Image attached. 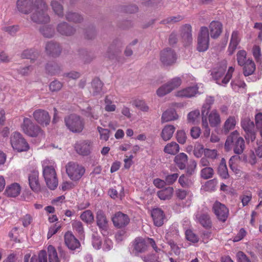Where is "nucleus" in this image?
Instances as JSON below:
<instances>
[{
    "label": "nucleus",
    "mask_w": 262,
    "mask_h": 262,
    "mask_svg": "<svg viewBox=\"0 0 262 262\" xmlns=\"http://www.w3.org/2000/svg\"><path fill=\"white\" fill-rule=\"evenodd\" d=\"M48 6L43 0H35L34 9L31 12L30 18L36 24H47L50 21L48 14Z\"/></svg>",
    "instance_id": "nucleus-1"
},
{
    "label": "nucleus",
    "mask_w": 262,
    "mask_h": 262,
    "mask_svg": "<svg viewBox=\"0 0 262 262\" xmlns=\"http://www.w3.org/2000/svg\"><path fill=\"white\" fill-rule=\"evenodd\" d=\"M226 69L227 64L226 62L224 61L220 66L214 69L211 72L213 78L220 85H226L232 77L234 69L232 67H230L226 74L224 77Z\"/></svg>",
    "instance_id": "nucleus-2"
},
{
    "label": "nucleus",
    "mask_w": 262,
    "mask_h": 262,
    "mask_svg": "<svg viewBox=\"0 0 262 262\" xmlns=\"http://www.w3.org/2000/svg\"><path fill=\"white\" fill-rule=\"evenodd\" d=\"M54 165V163L47 160L42 164L43 176L47 186L51 190L56 189L58 184Z\"/></svg>",
    "instance_id": "nucleus-3"
},
{
    "label": "nucleus",
    "mask_w": 262,
    "mask_h": 262,
    "mask_svg": "<svg viewBox=\"0 0 262 262\" xmlns=\"http://www.w3.org/2000/svg\"><path fill=\"white\" fill-rule=\"evenodd\" d=\"M245 147L244 139L239 136L237 131L233 132L227 138L225 143V148L229 151L233 148L234 153L240 155L243 153Z\"/></svg>",
    "instance_id": "nucleus-4"
},
{
    "label": "nucleus",
    "mask_w": 262,
    "mask_h": 262,
    "mask_svg": "<svg viewBox=\"0 0 262 262\" xmlns=\"http://www.w3.org/2000/svg\"><path fill=\"white\" fill-rule=\"evenodd\" d=\"M64 121L67 128L73 133H81L84 128L85 121L79 115H70L64 117Z\"/></svg>",
    "instance_id": "nucleus-5"
},
{
    "label": "nucleus",
    "mask_w": 262,
    "mask_h": 262,
    "mask_svg": "<svg viewBox=\"0 0 262 262\" xmlns=\"http://www.w3.org/2000/svg\"><path fill=\"white\" fill-rule=\"evenodd\" d=\"M66 172L73 181H78L82 177L85 172V168L83 166L74 162H70L66 166Z\"/></svg>",
    "instance_id": "nucleus-6"
},
{
    "label": "nucleus",
    "mask_w": 262,
    "mask_h": 262,
    "mask_svg": "<svg viewBox=\"0 0 262 262\" xmlns=\"http://www.w3.org/2000/svg\"><path fill=\"white\" fill-rule=\"evenodd\" d=\"M13 148L18 152L26 151L29 149V145L21 135L18 132L12 134L10 138Z\"/></svg>",
    "instance_id": "nucleus-7"
},
{
    "label": "nucleus",
    "mask_w": 262,
    "mask_h": 262,
    "mask_svg": "<svg viewBox=\"0 0 262 262\" xmlns=\"http://www.w3.org/2000/svg\"><path fill=\"white\" fill-rule=\"evenodd\" d=\"M209 45V30L206 27H202L198 36L197 50L199 52H205L208 49Z\"/></svg>",
    "instance_id": "nucleus-8"
},
{
    "label": "nucleus",
    "mask_w": 262,
    "mask_h": 262,
    "mask_svg": "<svg viewBox=\"0 0 262 262\" xmlns=\"http://www.w3.org/2000/svg\"><path fill=\"white\" fill-rule=\"evenodd\" d=\"M23 132L30 137L42 136L43 133L39 126L35 125L32 121L28 118L24 119L23 124L21 125Z\"/></svg>",
    "instance_id": "nucleus-9"
},
{
    "label": "nucleus",
    "mask_w": 262,
    "mask_h": 262,
    "mask_svg": "<svg viewBox=\"0 0 262 262\" xmlns=\"http://www.w3.org/2000/svg\"><path fill=\"white\" fill-rule=\"evenodd\" d=\"M241 124L243 128L245 130L246 134L245 137L248 141L253 142L256 138V134L255 132V125L254 122L249 118H245L242 120Z\"/></svg>",
    "instance_id": "nucleus-10"
},
{
    "label": "nucleus",
    "mask_w": 262,
    "mask_h": 262,
    "mask_svg": "<svg viewBox=\"0 0 262 262\" xmlns=\"http://www.w3.org/2000/svg\"><path fill=\"white\" fill-rule=\"evenodd\" d=\"M34 0H17L16 8L20 13L29 14L33 12L34 9Z\"/></svg>",
    "instance_id": "nucleus-11"
},
{
    "label": "nucleus",
    "mask_w": 262,
    "mask_h": 262,
    "mask_svg": "<svg viewBox=\"0 0 262 262\" xmlns=\"http://www.w3.org/2000/svg\"><path fill=\"white\" fill-rule=\"evenodd\" d=\"M114 226L117 228H123L126 227L130 222L129 216L122 212H116L112 217Z\"/></svg>",
    "instance_id": "nucleus-12"
},
{
    "label": "nucleus",
    "mask_w": 262,
    "mask_h": 262,
    "mask_svg": "<svg viewBox=\"0 0 262 262\" xmlns=\"http://www.w3.org/2000/svg\"><path fill=\"white\" fill-rule=\"evenodd\" d=\"M213 210L219 221L223 222L226 221L228 216L229 210L225 205L216 201L213 204Z\"/></svg>",
    "instance_id": "nucleus-13"
},
{
    "label": "nucleus",
    "mask_w": 262,
    "mask_h": 262,
    "mask_svg": "<svg viewBox=\"0 0 262 262\" xmlns=\"http://www.w3.org/2000/svg\"><path fill=\"white\" fill-rule=\"evenodd\" d=\"M177 59L174 52L170 48H166L161 51L160 60L165 66H170L174 63Z\"/></svg>",
    "instance_id": "nucleus-14"
},
{
    "label": "nucleus",
    "mask_w": 262,
    "mask_h": 262,
    "mask_svg": "<svg viewBox=\"0 0 262 262\" xmlns=\"http://www.w3.org/2000/svg\"><path fill=\"white\" fill-rule=\"evenodd\" d=\"M35 120L40 125L47 126L49 124L51 120L48 112L43 110H36L33 113Z\"/></svg>",
    "instance_id": "nucleus-15"
},
{
    "label": "nucleus",
    "mask_w": 262,
    "mask_h": 262,
    "mask_svg": "<svg viewBox=\"0 0 262 262\" xmlns=\"http://www.w3.org/2000/svg\"><path fill=\"white\" fill-rule=\"evenodd\" d=\"M92 147V142L89 140H84L77 143L75 148L76 152L80 155L88 156Z\"/></svg>",
    "instance_id": "nucleus-16"
},
{
    "label": "nucleus",
    "mask_w": 262,
    "mask_h": 262,
    "mask_svg": "<svg viewBox=\"0 0 262 262\" xmlns=\"http://www.w3.org/2000/svg\"><path fill=\"white\" fill-rule=\"evenodd\" d=\"M195 216V221L204 228L209 229L212 227V221L208 213L198 212L196 213Z\"/></svg>",
    "instance_id": "nucleus-17"
},
{
    "label": "nucleus",
    "mask_w": 262,
    "mask_h": 262,
    "mask_svg": "<svg viewBox=\"0 0 262 262\" xmlns=\"http://www.w3.org/2000/svg\"><path fill=\"white\" fill-rule=\"evenodd\" d=\"M56 30L60 34L67 36H72L76 32L75 28L65 21L59 23L57 25Z\"/></svg>",
    "instance_id": "nucleus-18"
},
{
    "label": "nucleus",
    "mask_w": 262,
    "mask_h": 262,
    "mask_svg": "<svg viewBox=\"0 0 262 262\" xmlns=\"http://www.w3.org/2000/svg\"><path fill=\"white\" fill-rule=\"evenodd\" d=\"M122 43L119 40H115L109 46L105 54V57L110 59H113L116 55L121 51Z\"/></svg>",
    "instance_id": "nucleus-19"
},
{
    "label": "nucleus",
    "mask_w": 262,
    "mask_h": 262,
    "mask_svg": "<svg viewBox=\"0 0 262 262\" xmlns=\"http://www.w3.org/2000/svg\"><path fill=\"white\" fill-rule=\"evenodd\" d=\"M45 49L47 54L52 57L58 56L61 51V48L59 43L53 41L47 42Z\"/></svg>",
    "instance_id": "nucleus-20"
},
{
    "label": "nucleus",
    "mask_w": 262,
    "mask_h": 262,
    "mask_svg": "<svg viewBox=\"0 0 262 262\" xmlns=\"http://www.w3.org/2000/svg\"><path fill=\"white\" fill-rule=\"evenodd\" d=\"M134 250L135 253H142L146 252L148 249L147 238L138 237L133 242Z\"/></svg>",
    "instance_id": "nucleus-21"
},
{
    "label": "nucleus",
    "mask_w": 262,
    "mask_h": 262,
    "mask_svg": "<svg viewBox=\"0 0 262 262\" xmlns=\"http://www.w3.org/2000/svg\"><path fill=\"white\" fill-rule=\"evenodd\" d=\"M64 242L68 248L72 250H74L80 247L79 241L70 232L65 234Z\"/></svg>",
    "instance_id": "nucleus-22"
},
{
    "label": "nucleus",
    "mask_w": 262,
    "mask_h": 262,
    "mask_svg": "<svg viewBox=\"0 0 262 262\" xmlns=\"http://www.w3.org/2000/svg\"><path fill=\"white\" fill-rule=\"evenodd\" d=\"M96 224L101 231H106L108 228V220L104 212L102 210H98L96 215Z\"/></svg>",
    "instance_id": "nucleus-23"
},
{
    "label": "nucleus",
    "mask_w": 262,
    "mask_h": 262,
    "mask_svg": "<svg viewBox=\"0 0 262 262\" xmlns=\"http://www.w3.org/2000/svg\"><path fill=\"white\" fill-rule=\"evenodd\" d=\"M38 172L33 171L29 176L28 180L31 189L34 192H38L40 190V185L38 181Z\"/></svg>",
    "instance_id": "nucleus-24"
},
{
    "label": "nucleus",
    "mask_w": 262,
    "mask_h": 262,
    "mask_svg": "<svg viewBox=\"0 0 262 262\" xmlns=\"http://www.w3.org/2000/svg\"><path fill=\"white\" fill-rule=\"evenodd\" d=\"M151 214L154 224L156 226L160 227L163 224L165 216L163 211L161 209H153Z\"/></svg>",
    "instance_id": "nucleus-25"
},
{
    "label": "nucleus",
    "mask_w": 262,
    "mask_h": 262,
    "mask_svg": "<svg viewBox=\"0 0 262 262\" xmlns=\"http://www.w3.org/2000/svg\"><path fill=\"white\" fill-rule=\"evenodd\" d=\"M192 28L189 24L184 25L181 30V37L185 45L190 44L192 41Z\"/></svg>",
    "instance_id": "nucleus-26"
},
{
    "label": "nucleus",
    "mask_w": 262,
    "mask_h": 262,
    "mask_svg": "<svg viewBox=\"0 0 262 262\" xmlns=\"http://www.w3.org/2000/svg\"><path fill=\"white\" fill-rule=\"evenodd\" d=\"M176 130V127L171 124H167L162 128L160 136L164 141L170 140L173 136Z\"/></svg>",
    "instance_id": "nucleus-27"
},
{
    "label": "nucleus",
    "mask_w": 262,
    "mask_h": 262,
    "mask_svg": "<svg viewBox=\"0 0 262 262\" xmlns=\"http://www.w3.org/2000/svg\"><path fill=\"white\" fill-rule=\"evenodd\" d=\"M198 93V87L195 85L188 87L177 93V96L180 97L191 98L195 96Z\"/></svg>",
    "instance_id": "nucleus-28"
},
{
    "label": "nucleus",
    "mask_w": 262,
    "mask_h": 262,
    "mask_svg": "<svg viewBox=\"0 0 262 262\" xmlns=\"http://www.w3.org/2000/svg\"><path fill=\"white\" fill-rule=\"evenodd\" d=\"M179 116L174 108L166 110L162 115L161 122L162 123L177 120Z\"/></svg>",
    "instance_id": "nucleus-29"
},
{
    "label": "nucleus",
    "mask_w": 262,
    "mask_h": 262,
    "mask_svg": "<svg viewBox=\"0 0 262 262\" xmlns=\"http://www.w3.org/2000/svg\"><path fill=\"white\" fill-rule=\"evenodd\" d=\"M210 36L212 38H217L222 32V25L218 21H212L209 25Z\"/></svg>",
    "instance_id": "nucleus-30"
},
{
    "label": "nucleus",
    "mask_w": 262,
    "mask_h": 262,
    "mask_svg": "<svg viewBox=\"0 0 262 262\" xmlns=\"http://www.w3.org/2000/svg\"><path fill=\"white\" fill-rule=\"evenodd\" d=\"M21 191V187L19 184L14 183L7 187L5 192L7 195L11 197L18 196Z\"/></svg>",
    "instance_id": "nucleus-31"
},
{
    "label": "nucleus",
    "mask_w": 262,
    "mask_h": 262,
    "mask_svg": "<svg viewBox=\"0 0 262 262\" xmlns=\"http://www.w3.org/2000/svg\"><path fill=\"white\" fill-rule=\"evenodd\" d=\"M65 16L68 21L74 23H80L83 20V17L80 14L72 11H67Z\"/></svg>",
    "instance_id": "nucleus-32"
},
{
    "label": "nucleus",
    "mask_w": 262,
    "mask_h": 262,
    "mask_svg": "<svg viewBox=\"0 0 262 262\" xmlns=\"http://www.w3.org/2000/svg\"><path fill=\"white\" fill-rule=\"evenodd\" d=\"M173 193V188L172 187H167L157 192V195L160 200H170Z\"/></svg>",
    "instance_id": "nucleus-33"
},
{
    "label": "nucleus",
    "mask_w": 262,
    "mask_h": 262,
    "mask_svg": "<svg viewBox=\"0 0 262 262\" xmlns=\"http://www.w3.org/2000/svg\"><path fill=\"white\" fill-rule=\"evenodd\" d=\"M239 42L237 31H233L232 33L230 42L228 48L230 55H232L237 48Z\"/></svg>",
    "instance_id": "nucleus-34"
},
{
    "label": "nucleus",
    "mask_w": 262,
    "mask_h": 262,
    "mask_svg": "<svg viewBox=\"0 0 262 262\" xmlns=\"http://www.w3.org/2000/svg\"><path fill=\"white\" fill-rule=\"evenodd\" d=\"M39 52L35 49H29L24 50L21 53L23 58L30 59L31 61H35L39 56Z\"/></svg>",
    "instance_id": "nucleus-35"
},
{
    "label": "nucleus",
    "mask_w": 262,
    "mask_h": 262,
    "mask_svg": "<svg viewBox=\"0 0 262 262\" xmlns=\"http://www.w3.org/2000/svg\"><path fill=\"white\" fill-rule=\"evenodd\" d=\"M187 161L188 157L183 152L177 155L174 158V162L180 169H184L186 167Z\"/></svg>",
    "instance_id": "nucleus-36"
},
{
    "label": "nucleus",
    "mask_w": 262,
    "mask_h": 262,
    "mask_svg": "<svg viewBox=\"0 0 262 262\" xmlns=\"http://www.w3.org/2000/svg\"><path fill=\"white\" fill-rule=\"evenodd\" d=\"M242 67H243V73L245 76L252 75L255 70V65L254 61L249 58Z\"/></svg>",
    "instance_id": "nucleus-37"
},
{
    "label": "nucleus",
    "mask_w": 262,
    "mask_h": 262,
    "mask_svg": "<svg viewBox=\"0 0 262 262\" xmlns=\"http://www.w3.org/2000/svg\"><path fill=\"white\" fill-rule=\"evenodd\" d=\"M217 173L223 179H226L229 177L226 161L224 158H222L217 168Z\"/></svg>",
    "instance_id": "nucleus-38"
},
{
    "label": "nucleus",
    "mask_w": 262,
    "mask_h": 262,
    "mask_svg": "<svg viewBox=\"0 0 262 262\" xmlns=\"http://www.w3.org/2000/svg\"><path fill=\"white\" fill-rule=\"evenodd\" d=\"M54 13L59 17H63V7L62 5L56 0H52L50 4Z\"/></svg>",
    "instance_id": "nucleus-39"
},
{
    "label": "nucleus",
    "mask_w": 262,
    "mask_h": 262,
    "mask_svg": "<svg viewBox=\"0 0 262 262\" xmlns=\"http://www.w3.org/2000/svg\"><path fill=\"white\" fill-rule=\"evenodd\" d=\"M101 107L99 105L94 107H88L85 111V116L91 119L97 120L99 118V114Z\"/></svg>",
    "instance_id": "nucleus-40"
},
{
    "label": "nucleus",
    "mask_w": 262,
    "mask_h": 262,
    "mask_svg": "<svg viewBox=\"0 0 262 262\" xmlns=\"http://www.w3.org/2000/svg\"><path fill=\"white\" fill-rule=\"evenodd\" d=\"M180 147L175 142H171L167 144L164 148V151L168 154L174 155L179 152Z\"/></svg>",
    "instance_id": "nucleus-41"
},
{
    "label": "nucleus",
    "mask_w": 262,
    "mask_h": 262,
    "mask_svg": "<svg viewBox=\"0 0 262 262\" xmlns=\"http://www.w3.org/2000/svg\"><path fill=\"white\" fill-rule=\"evenodd\" d=\"M91 92L93 95H97L100 93L103 86V83L97 78H94L92 82Z\"/></svg>",
    "instance_id": "nucleus-42"
},
{
    "label": "nucleus",
    "mask_w": 262,
    "mask_h": 262,
    "mask_svg": "<svg viewBox=\"0 0 262 262\" xmlns=\"http://www.w3.org/2000/svg\"><path fill=\"white\" fill-rule=\"evenodd\" d=\"M40 33L46 38H51L55 34V30L52 25H46L39 29Z\"/></svg>",
    "instance_id": "nucleus-43"
},
{
    "label": "nucleus",
    "mask_w": 262,
    "mask_h": 262,
    "mask_svg": "<svg viewBox=\"0 0 262 262\" xmlns=\"http://www.w3.org/2000/svg\"><path fill=\"white\" fill-rule=\"evenodd\" d=\"M208 119L209 123L212 127H215L221 123L220 115L215 110H213L210 113Z\"/></svg>",
    "instance_id": "nucleus-44"
},
{
    "label": "nucleus",
    "mask_w": 262,
    "mask_h": 262,
    "mask_svg": "<svg viewBox=\"0 0 262 262\" xmlns=\"http://www.w3.org/2000/svg\"><path fill=\"white\" fill-rule=\"evenodd\" d=\"M46 69L48 73L52 75L60 73L62 70L61 67L54 62L47 63Z\"/></svg>",
    "instance_id": "nucleus-45"
},
{
    "label": "nucleus",
    "mask_w": 262,
    "mask_h": 262,
    "mask_svg": "<svg viewBox=\"0 0 262 262\" xmlns=\"http://www.w3.org/2000/svg\"><path fill=\"white\" fill-rule=\"evenodd\" d=\"M236 124V121L234 117H229L224 123L223 131L227 134L230 130L234 129Z\"/></svg>",
    "instance_id": "nucleus-46"
},
{
    "label": "nucleus",
    "mask_w": 262,
    "mask_h": 262,
    "mask_svg": "<svg viewBox=\"0 0 262 262\" xmlns=\"http://www.w3.org/2000/svg\"><path fill=\"white\" fill-rule=\"evenodd\" d=\"M214 101V97L208 96L205 100V102L203 104L202 109V115H208V114L210 110L211 106L213 104Z\"/></svg>",
    "instance_id": "nucleus-47"
},
{
    "label": "nucleus",
    "mask_w": 262,
    "mask_h": 262,
    "mask_svg": "<svg viewBox=\"0 0 262 262\" xmlns=\"http://www.w3.org/2000/svg\"><path fill=\"white\" fill-rule=\"evenodd\" d=\"M80 217L82 221L88 224H92L94 220L93 213L90 210H86L83 211L81 214Z\"/></svg>",
    "instance_id": "nucleus-48"
},
{
    "label": "nucleus",
    "mask_w": 262,
    "mask_h": 262,
    "mask_svg": "<svg viewBox=\"0 0 262 262\" xmlns=\"http://www.w3.org/2000/svg\"><path fill=\"white\" fill-rule=\"evenodd\" d=\"M48 252L49 262H60L57 251L53 246L49 245L48 247Z\"/></svg>",
    "instance_id": "nucleus-49"
},
{
    "label": "nucleus",
    "mask_w": 262,
    "mask_h": 262,
    "mask_svg": "<svg viewBox=\"0 0 262 262\" xmlns=\"http://www.w3.org/2000/svg\"><path fill=\"white\" fill-rule=\"evenodd\" d=\"M73 229L77 232L79 235H83L84 233V228L82 223L77 220H73L71 222Z\"/></svg>",
    "instance_id": "nucleus-50"
},
{
    "label": "nucleus",
    "mask_w": 262,
    "mask_h": 262,
    "mask_svg": "<svg viewBox=\"0 0 262 262\" xmlns=\"http://www.w3.org/2000/svg\"><path fill=\"white\" fill-rule=\"evenodd\" d=\"M214 174V170L210 167H206L201 171V177L204 179L211 178Z\"/></svg>",
    "instance_id": "nucleus-51"
},
{
    "label": "nucleus",
    "mask_w": 262,
    "mask_h": 262,
    "mask_svg": "<svg viewBox=\"0 0 262 262\" xmlns=\"http://www.w3.org/2000/svg\"><path fill=\"white\" fill-rule=\"evenodd\" d=\"M247 53L244 50L239 51L237 54V61L239 66H242L245 64L248 60L246 57Z\"/></svg>",
    "instance_id": "nucleus-52"
},
{
    "label": "nucleus",
    "mask_w": 262,
    "mask_h": 262,
    "mask_svg": "<svg viewBox=\"0 0 262 262\" xmlns=\"http://www.w3.org/2000/svg\"><path fill=\"white\" fill-rule=\"evenodd\" d=\"M30 262H48L46 251L42 250L38 254V258L36 256H32Z\"/></svg>",
    "instance_id": "nucleus-53"
},
{
    "label": "nucleus",
    "mask_w": 262,
    "mask_h": 262,
    "mask_svg": "<svg viewBox=\"0 0 262 262\" xmlns=\"http://www.w3.org/2000/svg\"><path fill=\"white\" fill-rule=\"evenodd\" d=\"M112 100L110 96H106L104 99L105 107L106 112H114L116 110V106L112 104Z\"/></svg>",
    "instance_id": "nucleus-54"
},
{
    "label": "nucleus",
    "mask_w": 262,
    "mask_h": 262,
    "mask_svg": "<svg viewBox=\"0 0 262 262\" xmlns=\"http://www.w3.org/2000/svg\"><path fill=\"white\" fill-rule=\"evenodd\" d=\"M168 85V87L170 89H171V91L174 89L178 88L182 83V80L179 77H175L170 81H169L167 83H166Z\"/></svg>",
    "instance_id": "nucleus-55"
},
{
    "label": "nucleus",
    "mask_w": 262,
    "mask_h": 262,
    "mask_svg": "<svg viewBox=\"0 0 262 262\" xmlns=\"http://www.w3.org/2000/svg\"><path fill=\"white\" fill-rule=\"evenodd\" d=\"M217 184V180L216 179H212L206 182L204 185V189L205 191H211L215 189Z\"/></svg>",
    "instance_id": "nucleus-56"
},
{
    "label": "nucleus",
    "mask_w": 262,
    "mask_h": 262,
    "mask_svg": "<svg viewBox=\"0 0 262 262\" xmlns=\"http://www.w3.org/2000/svg\"><path fill=\"white\" fill-rule=\"evenodd\" d=\"M240 160V157L239 156H233L231 157L229 161V164L230 168L233 171H234L236 174L238 173L239 170L238 169L236 165L234 164V162H237Z\"/></svg>",
    "instance_id": "nucleus-57"
},
{
    "label": "nucleus",
    "mask_w": 262,
    "mask_h": 262,
    "mask_svg": "<svg viewBox=\"0 0 262 262\" xmlns=\"http://www.w3.org/2000/svg\"><path fill=\"white\" fill-rule=\"evenodd\" d=\"M171 92V89H170L167 83L160 87L157 91V94L162 97Z\"/></svg>",
    "instance_id": "nucleus-58"
},
{
    "label": "nucleus",
    "mask_w": 262,
    "mask_h": 262,
    "mask_svg": "<svg viewBox=\"0 0 262 262\" xmlns=\"http://www.w3.org/2000/svg\"><path fill=\"white\" fill-rule=\"evenodd\" d=\"M176 139L179 143L184 144L187 139L185 132L183 130H178L176 133Z\"/></svg>",
    "instance_id": "nucleus-59"
},
{
    "label": "nucleus",
    "mask_w": 262,
    "mask_h": 262,
    "mask_svg": "<svg viewBox=\"0 0 262 262\" xmlns=\"http://www.w3.org/2000/svg\"><path fill=\"white\" fill-rule=\"evenodd\" d=\"M62 87V83L57 80L51 82L49 85L50 90L52 92L59 91L61 90Z\"/></svg>",
    "instance_id": "nucleus-60"
},
{
    "label": "nucleus",
    "mask_w": 262,
    "mask_h": 262,
    "mask_svg": "<svg viewBox=\"0 0 262 262\" xmlns=\"http://www.w3.org/2000/svg\"><path fill=\"white\" fill-rule=\"evenodd\" d=\"M186 239L192 243H196L199 241L198 236L195 234L192 230H187L185 232Z\"/></svg>",
    "instance_id": "nucleus-61"
},
{
    "label": "nucleus",
    "mask_w": 262,
    "mask_h": 262,
    "mask_svg": "<svg viewBox=\"0 0 262 262\" xmlns=\"http://www.w3.org/2000/svg\"><path fill=\"white\" fill-rule=\"evenodd\" d=\"M183 18V16L180 15H178L176 16H170L169 17H167L165 19L161 21V23L163 24H170V23H174L178 22L181 20H182Z\"/></svg>",
    "instance_id": "nucleus-62"
},
{
    "label": "nucleus",
    "mask_w": 262,
    "mask_h": 262,
    "mask_svg": "<svg viewBox=\"0 0 262 262\" xmlns=\"http://www.w3.org/2000/svg\"><path fill=\"white\" fill-rule=\"evenodd\" d=\"M97 129L100 135V139L104 141H107L109 138L110 131L107 129L103 128L101 127H98Z\"/></svg>",
    "instance_id": "nucleus-63"
},
{
    "label": "nucleus",
    "mask_w": 262,
    "mask_h": 262,
    "mask_svg": "<svg viewBox=\"0 0 262 262\" xmlns=\"http://www.w3.org/2000/svg\"><path fill=\"white\" fill-rule=\"evenodd\" d=\"M142 259L144 262H158V257L154 254L142 256Z\"/></svg>",
    "instance_id": "nucleus-64"
}]
</instances>
